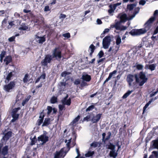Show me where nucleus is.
<instances>
[{"label": "nucleus", "instance_id": "2", "mask_svg": "<svg viewBox=\"0 0 158 158\" xmlns=\"http://www.w3.org/2000/svg\"><path fill=\"white\" fill-rule=\"evenodd\" d=\"M155 19L154 16L152 17L145 24L144 28L139 29H133L130 32V33L133 35H137L145 33L149 30L151 26L152 23Z\"/></svg>", "mask_w": 158, "mask_h": 158}, {"label": "nucleus", "instance_id": "49", "mask_svg": "<svg viewBox=\"0 0 158 158\" xmlns=\"http://www.w3.org/2000/svg\"><path fill=\"white\" fill-rule=\"evenodd\" d=\"M7 23V21L6 19H4L2 22V27L4 28L5 26V24H6Z\"/></svg>", "mask_w": 158, "mask_h": 158}, {"label": "nucleus", "instance_id": "24", "mask_svg": "<svg viewBox=\"0 0 158 158\" xmlns=\"http://www.w3.org/2000/svg\"><path fill=\"white\" fill-rule=\"evenodd\" d=\"M44 115H43L42 116V114H41L39 117V119L38 120L37 122L38 125L40 126L43 122L44 118Z\"/></svg>", "mask_w": 158, "mask_h": 158}, {"label": "nucleus", "instance_id": "16", "mask_svg": "<svg viewBox=\"0 0 158 158\" xmlns=\"http://www.w3.org/2000/svg\"><path fill=\"white\" fill-rule=\"evenodd\" d=\"M81 78L84 81L88 82L90 80L91 77L90 75L84 74L82 75V78Z\"/></svg>", "mask_w": 158, "mask_h": 158}, {"label": "nucleus", "instance_id": "34", "mask_svg": "<svg viewBox=\"0 0 158 158\" xmlns=\"http://www.w3.org/2000/svg\"><path fill=\"white\" fill-rule=\"evenodd\" d=\"M91 117H92V116L91 115V114L88 115L84 118L83 120H86L87 121H88L90 119L91 120Z\"/></svg>", "mask_w": 158, "mask_h": 158}, {"label": "nucleus", "instance_id": "27", "mask_svg": "<svg viewBox=\"0 0 158 158\" xmlns=\"http://www.w3.org/2000/svg\"><path fill=\"white\" fill-rule=\"evenodd\" d=\"M152 142H153V147L155 148L158 149V139L153 140Z\"/></svg>", "mask_w": 158, "mask_h": 158}, {"label": "nucleus", "instance_id": "32", "mask_svg": "<svg viewBox=\"0 0 158 158\" xmlns=\"http://www.w3.org/2000/svg\"><path fill=\"white\" fill-rule=\"evenodd\" d=\"M57 98L53 96L52 98L51 99V102L52 103H55L57 102Z\"/></svg>", "mask_w": 158, "mask_h": 158}, {"label": "nucleus", "instance_id": "58", "mask_svg": "<svg viewBox=\"0 0 158 158\" xmlns=\"http://www.w3.org/2000/svg\"><path fill=\"white\" fill-rule=\"evenodd\" d=\"M149 106L148 104H146L145 106L144 107L143 109V113L145 110H146V108L148 107V106Z\"/></svg>", "mask_w": 158, "mask_h": 158}, {"label": "nucleus", "instance_id": "35", "mask_svg": "<svg viewBox=\"0 0 158 158\" xmlns=\"http://www.w3.org/2000/svg\"><path fill=\"white\" fill-rule=\"evenodd\" d=\"M94 151H92V152H89L85 154V156L86 157H89L92 156L94 154Z\"/></svg>", "mask_w": 158, "mask_h": 158}, {"label": "nucleus", "instance_id": "61", "mask_svg": "<svg viewBox=\"0 0 158 158\" xmlns=\"http://www.w3.org/2000/svg\"><path fill=\"white\" fill-rule=\"evenodd\" d=\"M5 54H6L5 52V51H2L0 54V57L3 58L4 57V56H5Z\"/></svg>", "mask_w": 158, "mask_h": 158}, {"label": "nucleus", "instance_id": "28", "mask_svg": "<svg viewBox=\"0 0 158 158\" xmlns=\"http://www.w3.org/2000/svg\"><path fill=\"white\" fill-rule=\"evenodd\" d=\"M136 6V4H132L127 5V7L128 9L130 10H131L134 8Z\"/></svg>", "mask_w": 158, "mask_h": 158}, {"label": "nucleus", "instance_id": "56", "mask_svg": "<svg viewBox=\"0 0 158 158\" xmlns=\"http://www.w3.org/2000/svg\"><path fill=\"white\" fill-rule=\"evenodd\" d=\"M158 92V88L157 90V91H156V92H153L152 94H150V97H152L153 96L155 95H156L157 93Z\"/></svg>", "mask_w": 158, "mask_h": 158}, {"label": "nucleus", "instance_id": "5", "mask_svg": "<svg viewBox=\"0 0 158 158\" xmlns=\"http://www.w3.org/2000/svg\"><path fill=\"white\" fill-rule=\"evenodd\" d=\"M68 95L65 97L64 98L61 100V102L63 105H59V110L61 111H62L64 107V105H66L68 106L70 105L71 104V99L69 98L68 100H67L68 98Z\"/></svg>", "mask_w": 158, "mask_h": 158}, {"label": "nucleus", "instance_id": "59", "mask_svg": "<svg viewBox=\"0 0 158 158\" xmlns=\"http://www.w3.org/2000/svg\"><path fill=\"white\" fill-rule=\"evenodd\" d=\"M76 152H77V156L75 158H78L79 157V156H80V155L79 149L78 148H76Z\"/></svg>", "mask_w": 158, "mask_h": 158}, {"label": "nucleus", "instance_id": "7", "mask_svg": "<svg viewBox=\"0 0 158 158\" xmlns=\"http://www.w3.org/2000/svg\"><path fill=\"white\" fill-rule=\"evenodd\" d=\"M53 58H55L57 60L60 61L61 57V52L57 48H55L52 51V53L51 55Z\"/></svg>", "mask_w": 158, "mask_h": 158}, {"label": "nucleus", "instance_id": "18", "mask_svg": "<svg viewBox=\"0 0 158 158\" xmlns=\"http://www.w3.org/2000/svg\"><path fill=\"white\" fill-rule=\"evenodd\" d=\"M109 7H110V9L108 10V12L109 15H113V13L114 12V10L116 9L112 5V4L110 5L109 6Z\"/></svg>", "mask_w": 158, "mask_h": 158}, {"label": "nucleus", "instance_id": "62", "mask_svg": "<svg viewBox=\"0 0 158 158\" xmlns=\"http://www.w3.org/2000/svg\"><path fill=\"white\" fill-rule=\"evenodd\" d=\"M158 33V26H157L155 30L154 33L153 34V35H156Z\"/></svg>", "mask_w": 158, "mask_h": 158}, {"label": "nucleus", "instance_id": "53", "mask_svg": "<svg viewBox=\"0 0 158 158\" xmlns=\"http://www.w3.org/2000/svg\"><path fill=\"white\" fill-rule=\"evenodd\" d=\"M46 76V74L45 73H43L42 74L40 77V79H45Z\"/></svg>", "mask_w": 158, "mask_h": 158}, {"label": "nucleus", "instance_id": "9", "mask_svg": "<svg viewBox=\"0 0 158 158\" xmlns=\"http://www.w3.org/2000/svg\"><path fill=\"white\" fill-rule=\"evenodd\" d=\"M15 85V82L11 81L9 84L4 86V89L6 92H10V90L14 87Z\"/></svg>", "mask_w": 158, "mask_h": 158}, {"label": "nucleus", "instance_id": "26", "mask_svg": "<svg viewBox=\"0 0 158 158\" xmlns=\"http://www.w3.org/2000/svg\"><path fill=\"white\" fill-rule=\"evenodd\" d=\"M80 118V116L78 115L77 117H76L73 121L71 122L70 124L71 125H73L74 124L76 123L77 122Z\"/></svg>", "mask_w": 158, "mask_h": 158}, {"label": "nucleus", "instance_id": "45", "mask_svg": "<svg viewBox=\"0 0 158 158\" xmlns=\"http://www.w3.org/2000/svg\"><path fill=\"white\" fill-rule=\"evenodd\" d=\"M146 3V2L144 0H140L139 2V4L140 5L143 6Z\"/></svg>", "mask_w": 158, "mask_h": 158}, {"label": "nucleus", "instance_id": "17", "mask_svg": "<svg viewBox=\"0 0 158 158\" xmlns=\"http://www.w3.org/2000/svg\"><path fill=\"white\" fill-rule=\"evenodd\" d=\"M156 65V64H153L149 65H146L145 66V68L146 69H149L151 71H153L155 69Z\"/></svg>", "mask_w": 158, "mask_h": 158}, {"label": "nucleus", "instance_id": "38", "mask_svg": "<svg viewBox=\"0 0 158 158\" xmlns=\"http://www.w3.org/2000/svg\"><path fill=\"white\" fill-rule=\"evenodd\" d=\"M28 27L26 26H21L19 28V29L21 30H26L28 29Z\"/></svg>", "mask_w": 158, "mask_h": 158}, {"label": "nucleus", "instance_id": "25", "mask_svg": "<svg viewBox=\"0 0 158 158\" xmlns=\"http://www.w3.org/2000/svg\"><path fill=\"white\" fill-rule=\"evenodd\" d=\"M12 73H10L7 75L6 77V80L5 81V82L6 83H8L9 81L10 80L11 77H12Z\"/></svg>", "mask_w": 158, "mask_h": 158}, {"label": "nucleus", "instance_id": "55", "mask_svg": "<svg viewBox=\"0 0 158 158\" xmlns=\"http://www.w3.org/2000/svg\"><path fill=\"white\" fill-rule=\"evenodd\" d=\"M158 92V88L157 90V91H156V92H153L152 94H150V97H152L153 96L155 95H156L157 93Z\"/></svg>", "mask_w": 158, "mask_h": 158}, {"label": "nucleus", "instance_id": "21", "mask_svg": "<svg viewBox=\"0 0 158 158\" xmlns=\"http://www.w3.org/2000/svg\"><path fill=\"white\" fill-rule=\"evenodd\" d=\"M118 153L115 152V150H111L110 152V157H112L114 158H116L117 156Z\"/></svg>", "mask_w": 158, "mask_h": 158}, {"label": "nucleus", "instance_id": "51", "mask_svg": "<svg viewBox=\"0 0 158 158\" xmlns=\"http://www.w3.org/2000/svg\"><path fill=\"white\" fill-rule=\"evenodd\" d=\"M151 39L154 41H155L158 40V37L157 36H154L153 35V36H152Z\"/></svg>", "mask_w": 158, "mask_h": 158}, {"label": "nucleus", "instance_id": "30", "mask_svg": "<svg viewBox=\"0 0 158 158\" xmlns=\"http://www.w3.org/2000/svg\"><path fill=\"white\" fill-rule=\"evenodd\" d=\"M117 72V71L116 70L114 71L113 72L110 73L109 76L108 77V80H110L112 77Z\"/></svg>", "mask_w": 158, "mask_h": 158}, {"label": "nucleus", "instance_id": "39", "mask_svg": "<svg viewBox=\"0 0 158 158\" xmlns=\"http://www.w3.org/2000/svg\"><path fill=\"white\" fill-rule=\"evenodd\" d=\"M111 135V133L110 132H109L108 133V135L106 136V137L105 138L104 142H105L106 141L109 140L110 138Z\"/></svg>", "mask_w": 158, "mask_h": 158}, {"label": "nucleus", "instance_id": "13", "mask_svg": "<svg viewBox=\"0 0 158 158\" xmlns=\"http://www.w3.org/2000/svg\"><path fill=\"white\" fill-rule=\"evenodd\" d=\"M120 19H121V17H120ZM121 22H122L121 21V19H120V21L119 22H117L115 23V29L117 30H125L126 29L127 27L124 26H120V23ZM124 22H123L124 23Z\"/></svg>", "mask_w": 158, "mask_h": 158}, {"label": "nucleus", "instance_id": "33", "mask_svg": "<svg viewBox=\"0 0 158 158\" xmlns=\"http://www.w3.org/2000/svg\"><path fill=\"white\" fill-rule=\"evenodd\" d=\"M115 146L111 143L110 144L108 147V149H110L111 150L113 151L115 150Z\"/></svg>", "mask_w": 158, "mask_h": 158}, {"label": "nucleus", "instance_id": "19", "mask_svg": "<svg viewBox=\"0 0 158 158\" xmlns=\"http://www.w3.org/2000/svg\"><path fill=\"white\" fill-rule=\"evenodd\" d=\"M8 147L7 146H5L2 149L1 153L4 156L8 153Z\"/></svg>", "mask_w": 158, "mask_h": 158}, {"label": "nucleus", "instance_id": "54", "mask_svg": "<svg viewBox=\"0 0 158 158\" xmlns=\"http://www.w3.org/2000/svg\"><path fill=\"white\" fill-rule=\"evenodd\" d=\"M152 153H154V156L155 157V158H158V152L156 151H153Z\"/></svg>", "mask_w": 158, "mask_h": 158}, {"label": "nucleus", "instance_id": "36", "mask_svg": "<svg viewBox=\"0 0 158 158\" xmlns=\"http://www.w3.org/2000/svg\"><path fill=\"white\" fill-rule=\"evenodd\" d=\"M109 31L110 29L108 28L105 29L103 31V33L101 34V36H102V37H103L104 35V34L105 33L109 32Z\"/></svg>", "mask_w": 158, "mask_h": 158}, {"label": "nucleus", "instance_id": "64", "mask_svg": "<svg viewBox=\"0 0 158 158\" xmlns=\"http://www.w3.org/2000/svg\"><path fill=\"white\" fill-rule=\"evenodd\" d=\"M66 17V15H64V14H61L60 15V18L64 19V18H65Z\"/></svg>", "mask_w": 158, "mask_h": 158}, {"label": "nucleus", "instance_id": "11", "mask_svg": "<svg viewBox=\"0 0 158 158\" xmlns=\"http://www.w3.org/2000/svg\"><path fill=\"white\" fill-rule=\"evenodd\" d=\"M3 134L4 135V136H3L2 139L6 141L11 137L12 132L10 131H7L6 130H5L3 132Z\"/></svg>", "mask_w": 158, "mask_h": 158}, {"label": "nucleus", "instance_id": "23", "mask_svg": "<svg viewBox=\"0 0 158 158\" xmlns=\"http://www.w3.org/2000/svg\"><path fill=\"white\" fill-rule=\"evenodd\" d=\"M11 61V58L10 56H7L4 59V61L5 62L6 65H7L10 63Z\"/></svg>", "mask_w": 158, "mask_h": 158}, {"label": "nucleus", "instance_id": "42", "mask_svg": "<svg viewBox=\"0 0 158 158\" xmlns=\"http://www.w3.org/2000/svg\"><path fill=\"white\" fill-rule=\"evenodd\" d=\"M47 110L48 111L47 112L48 114H50L51 112H52V107L50 106H48L47 107Z\"/></svg>", "mask_w": 158, "mask_h": 158}, {"label": "nucleus", "instance_id": "8", "mask_svg": "<svg viewBox=\"0 0 158 158\" xmlns=\"http://www.w3.org/2000/svg\"><path fill=\"white\" fill-rule=\"evenodd\" d=\"M53 58L52 56L50 55H48L46 56L44 60L41 62V64L44 66H46L48 63H50Z\"/></svg>", "mask_w": 158, "mask_h": 158}, {"label": "nucleus", "instance_id": "48", "mask_svg": "<svg viewBox=\"0 0 158 158\" xmlns=\"http://www.w3.org/2000/svg\"><path fill=\"white\" fill-rule=\"evenodd\" d=\"M89 48L91 49V51L94 52L95 47L93 44H91Z\"/></svg>", "mask_w": 158, "mask_h": 158}, {"label": "nucleus", "instance_id": "20", "mask_svg": "<svg viewBox=\"0 0 158 158\" xmlns=\"http://www.w3.org/2000/svg\"><path fill=\"white\" fill-rule=\"evenodd\" d=\"M19 114L17 113L12 114L13 119L11 120V122L13 123L18 119Z\"/></svg>", "mask_w": 158, "mask_h": 158}, {"label": "nucleus", "instance_id": "44", "mask_svg": "<svg viewBox=\"0 0 158 158\" xmlns=\"http://www.w3.org/2000/svg\"><path fill=\"white\" fill-rule=\"evenodd\" d=\"M104 55V53L102 51H101L98 53V56L99 58H101Z\"/></svg>", "mask_w": 158, "mask_h": 158}, {"label": "nucleus", "instance_id": "22", "mask_svg": "<svg viewBox=\"0 0 158 158\" xmlns=\"http://www.w3.org/2000/svg\"><path fill=\"white\" fill-rule=\"evenodd\" d=\"M50 119L49 118H45L42 126L43 127L48 126L50 124Z\"/></svg>", "mask_w": 158, "mask_h": 158}, {"label": "nucleus", "instance_id": "4", "mask_svg": "<svg viewBox=\"0 0 158 158\" xmlns=\"http://www.w3.org/2000/svg\"><path fill=\"white\" fill-rule=\"evenodd\" d=\"M140 10V8L139 7L136 8L135 9V11L133 14L127 17L126 14H124L121 16V21L122 22H125L127 20H130L132 19L135 17L136 15L139 13Z\"/></svg>", "mask_w": 158, "mask_h": 158}, {"label": "nucleus", "instance_id": "57", "mask_svg": "<svg viewBox=\"0 0 158 158\" xmlns=\"http://www.w3.org/2000/svg\"><path fill=\"white\" fill-rule=\"evenodd\" d=\"M158 92V88L157 90V91H156V92H153L152 94H150V97H152L153 96L155 95H156L157 93Z\"/></svg>", "mask_w": 158, "mask_h": 158}, {"label": "nucleus", "instance_id": "47", "mask_svg": "<svg viewBox=\"0 0 158 158\" xmlns=\"http://www.w3.org/2000/svg\"><path fill=\"white\" fill-rule=\"evenodd\" d=\"M63 36L64 37L67 38H69L70 37V34L69 33L63 34Z\"/></svg>", "mask_w": 158, "mask_h": 158}, {"label": "nucleus", "instance_id": "60", "mask_svg": "<svg viewBox=\"0 0 158 158\" xmlns=\"http://www.w3.org/2000/svg\"><path fill=\"white\" fill-rule=\"evenodd\" d=\"M80 81L79 79L76 80L74 82V83L75 84L77 85L79 84L80 83Z\"/></svg>", "mask_w": 158, "mask_h": 158}, {"label": "nucleus", "instance_id": "14", "mask_svg": "<svg viewBox=\"0 0 158 158\" xmlns=\"http://www.w3.org/2000/svg\"><path fill=\"white\" fill-rule=\"evenodd\" d=\"M35 40L36 41L39 43L42 44L45 41V38L44 36L39 37L36 35Z\"/></svg>", "mask_w": 158, "mask_h": 158}, {"label": "nucleus", "instance_id": "43", "mask_svg": "<svg viewBox=\"0 0 158 158\" xmlns=\"http://www.w3.org/2000/svg\"><path fill=\"white\" fill-rule=\"evenodd\" d=\"M98 143L97 142H94L92 143L91 144L90 146L95 148L98 146Z\"/></svg>", "mask_w": 158, "mask_h": 158}, {"label": "nucleus", "instance_id": "10", "mask_svg": "<svg viewBox=\"0 0 158 158\" xmlns=\"http://www.w3.org/2000/svg\"><path fill=\"white\" fill-rule=\"evenodd\" d=\"M48 137L45 135H41L38 137V140L39 141H41L42 142L41 145H43L48 141Z\"/></svg>", "mask_w": 158, "mask_h": 158}, {"label": "nucleus", "instance_id": "15", "mask_svg": "<svg viewBox=\"0 0 158 158\" xmlns=\"http://www.w3.org/2000/svg\"><path fill=\"white\" fill-rule=\"evenodd\" d=\"M116 43L117 45L118 50L120 47V44L121 43V37L119 35H116L115 36Z\"/></svg>", "mask_w": 158, "mask_h": 158}, {"label": "nucleus", "instance_id": "52", "mask_svg": "<svg viewBox=\"0 0 158 158\" xmlns=\"http://www.w3.org/2000/svg\"><path fill=\"white\" fill-rule=\"evenodd\" d=\"M15 37L14 36H13L8 39V40L10 42H12L15 40Z\"/></svg>", "mask_w": 158, "mask_h": 158}, {"label": "nucleus", "instance_id": "1", "mask_svg": "<svg viewBox=\"0 0 158 158\" xmlns=\"http://www.w3.org/2000/svg\"><path fill=\"white\" fill-rule=\"evenodd\" d=\"M148 79L145 73L141 72L138 75L136 74L134 75L130 74L127 75L126 80L129 86L135 85L136 82L138 84L139 86H142L147 81Z\"/></svg>", "mask_w": 158, "mask_h": 158}, {"label": "nucleus", "instance_id": "41", "mask_svg": "<svg viewBox=\"0 0 158 158\" xmlns=\"http://www.w3.org/2000/svg\"><path fill=\"white\" fill-rule=\"evenodd\" d=\"M20 109V108L19 107H18L17 108H15L14 109L12 112V114H15L17 113V111L18 110H19Z\"/></svg>", "mask_w": 158, "mask_h": 158}, {"label": "nucleus", "instance_id": "29", "mask_svg": "<svg viewBox=\"0 0 158 158\" xmlns=\"http://www.w3.org/2000/svg\"><path fill=\"white\" fill-rule=\"evenodd\" d=\"M132 92V90H129L126 93L123 95V98H126Z\"/></svg>", "mask_w": 158, "mask_h": 158}, {"label": "nucleus", "instance_id": "3", "mask_svg": "<svg viewBox=\"0 0 158 158\" xmlns=\"http://www.w3.org/2000/svg\"><path fill=\"white\" fill-rule=\"evenodd\" d=\"M71 138L67 140L65 139V143H66V146L67 147V151H64V148H62L59 151H56L54 153V158H63L66 155L67 152L70 148V143L71 142Z\"/></svg>", "mask_w": 158, "mask_h": 158}, {"label": "nucleus", "instance_id": "40", "mask_svg": "<svg viewBox=\"0 0 158 158\" xmlns=\"http://www.w3.org/2000/svg\"><path fill=\"white\" fill-rule=\"evenodd\" d=\"M94 106L93 105H91L89 106L87 108L86 110V112L89 111L94 108Z\"/></svg>", "mask_w": 158, "mask_h": 158}, {"label": "nucleus", "instance_id": "46", "mask_svg": "<svg viewBox=\"0 0 158 158\" xmlns=\"http://www.w3.org/2000/svg\"><path fill=\"white\" fill-rule=\"evenodd\" d=\"M69 74V73L65 71L63 73H62L61 74V76L62 77H65L66 76V75H68Z\"/></svg>", "mask_w": 158, "mask_h": 158}, {"label": "nucleus", "instance_id": "31", "mask_svg": "<svg viewBox=\"0 0 158 158\" xmlns=\"http://www.w3.org/2000/svg\"><path fill=\"white\" fill-rule=\"evenodd\" d=\"M136 69L138 70H142L143 68V65L141 64H138L137 63L136 64Z\"/></svg>", "mask_w": 158, "mask_h": 158}, {"label": "nucleus", "instance_id": "6", "mask_svg": "<svg viewBox=\"0 0 158 158\" xmlns=\"http://www.w3.org/2000/svg\"><path fill=\"white\" fill-rule=\"evenodd\" d=\"M111 39L110 36H106L102 40V46L104 49L109 48L110 44Z\"/></svg>", "mask_w": 158, "mask_h": 158}, {"label": "nucleus", "instance_id": "12", "mask_svg": "<svg viewBox=\"0 0 158 158\" xmlns=\"http://www.w3.org/2000/svg\"><path fill=\"white\" fill-rule=\"evenodd\" d=\"M91 115L92 117H91V120L93 122V123H96L99 121V120L101 115L102 114H99L96 115V116H94V114H92Z\"/></svg>", "mask_w": 158, "mask_h": 158}, {"label": "nucleus", "instance_id": "37", "mask_svg": "<svg viewBox=\"0 0 158 158\" xmlns=\"http://www.w3.org/2000/svg\"><path fill=\"white\" fill-rule=\"evenodd\" d=\"M28 75L27 74H26L23 80L24 83H26L28 81Z\"/></svg>", "mask_w": 158, "mask_h": 158}, {"label": "nucleus", "instance_id": "50", "mask_svg": "<svg viewBox=\"0 0 158 158\" xmlns=\"http://www.w3.org/2000/svg\"><path fill=\"white\" fill-rule=\"evenodd\" d=\"M121 2L117 3L116 4H112V5L114 7V8L116 9V7L117 6H119L121 5Z\"/></svg>", "mask_w": 158, "mask_h": 158}, {"label": "nucleus", "instance_id": "63", "mask_svg": "<svg viewBox=\"0 0 158 158\" xmlns=\"http://www.w3.org/2000/svg\"><path fill=\"white\" fill-rule=\"evenodd\" d=\"M87 85V83L86 82H85L84 81H82L81 83V86H84L86 85Z\"/></svg>", "mask_w": 158, "mask_h": 158}]
</instances>
